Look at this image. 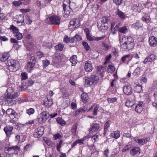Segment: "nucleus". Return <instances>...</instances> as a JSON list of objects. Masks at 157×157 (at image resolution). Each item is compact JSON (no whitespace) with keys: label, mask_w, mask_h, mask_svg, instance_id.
<instances>
[{"label":"nucleus","mask_w":157,"mask_h":157,"mask_svg":"<svg viewBox=\"0 0 157 157\" xmlns=\"http://www.w3.org/2000/svg\"><path fill=\"white\" fill-rule=\"evenodd\" d=\"M56 121L58 123L62 126H63L66 124L65 121L61 118L59 117L57 118Z\"/></svg>","instance_id":"nucleus-31"},{"label":"nucleus","mask_w":157,"mask_h":157,"mask_svg":"<svg viewBox=\"0 0 157 157\" xmlns=\"http://www.w3.org/2000/svg\"><path fill=\"white\" fill-rule=\"evenodd\" d=\"M36 55L39 58H41L44 56V53L40 51L36 52Z\"/></svg>","instance_id":"nucleus-62"},{"label":"nucleus","mask_w":157,"mask_h":157,"mask_svg":"<svg viewBox=\"0 0 157 157\" xmlns=\"http://www.w3.org/2000/svg\"><path fill=\"white\" fill-rule=\"evenodd\" d=\"M28 85L27 83L25 82H23L22 83L21 86L20 87V89L21 90H24L27 89L29 86Z\"/></svg>","instance_id":"nucleus-36"},{"label":"nucleus","mask_w":157,"mask_h":157,"mask_svg":"<svg viewBox=\"0 0 157 157\" xmlns=\"http://www.w3.org/2000/svg\"><path fill=\"white\" fill-rule=\"evenodd\" d=\"M32 22V20L30 19L28 16L25 17V19H24V22L23 23H25L28 25L30 24Z\"/></svg>","instance_id":"nucleus-40"},{"label":"nucleus","mask_w":157,"mask_h":157,"mask_svg":"<svg viewBox=\"0 0 157 157\" xmlns=\"http://www.w3.org/2000/svg\"><path fill=\"white\" fill-rule=\"evenodd\" d=\"M89 78L90 81L92 82V84L94 85H95L97 84L99 79V77L94 75H91Z\"/></svg>","instance_id":"nucleus-21"},{"label":"nucleus","mask_w":157,"mask_h":157,"mask_svg":"<svg viewBox=\"0 0 157 157\" xmlns=\"http://www.w3.org/2000/svg\"><path fill=\"white\" fill-rule=\"evenodd\" d=\"M53 103L52 99H48V98H45L44 99L43 104L45 107H49L52 105Z\"/></svg>","instance_id":"nucleus-17"},{"label":"nucleus","mask_w":157,"mask_h":157,"mask_svg":"<svg viewBox=\"0 0 157 157\" xmlns=\"http://www.w3.org/2000/svg\"><path fill=\"white\" fill-rule=\"evenodd\" d=\"M117 14L118 16L121 18H124L125 16V14L124 13L122 12L119 9H118L117 11Z\"/></svg>","instance_id":"nucleus-29"},{"label":"nucleus","mask_w":157,"mask_h":157,"mask_svg":"<svg viewBox=\"0 0 157 157\" xmlns=\"http://www.w3.org/2000/svg\"><path fill=\"white\" fill-rule=\"evenodd\" d=\"M142 20L148 23L149 22L150 20V17H143L142 18Z\"/></svg>","instance_id":"nucleus-64"},{"label":"nucleus","mask_w":157,"mask_h":157,"mask_svg":"<svg viewBox=\"0 0 157 157\" xmlns=\"http://www.w3.org/2000/svg\"><path fill=\"white\" fill-rule=\"evenodd\" d=\"M128 29L127 27L124 26L119 28V31L122 33H125L128 32Z\"/></svg>","instance_id":"nucleus-34"},{"label":"nucleus","mask_w":157,"mask_h":157,"mask_svg":"<svg viewBox=\"0 0 157 157\" xmlns=\"http://www.w3.org/2000/svg\"><path fill=\"white\" fill-rule=\"evenodd\" d=\"M102 108L98 105H96L93 109V115H97L98 112H102Z\"/></svg>","instance_id":"nucleus-22"},{"label":"nucleus","mask_w":157,"mask_h":157,"mask_svg":"<svg viewBox=\"0 0 157 157\" xmlns=\"http://www.w3.org/2000/svg\"><path fill=\"white\" fill-rule=\"evenodd\" d=\"M143 107V102L142 101L139 102L136 104L135 110L137 113H140L142 111Z\"/></svg>","instance_id":"nucleus-13"},{"label":"nucleus","mask_w":157,"mask_h":157,"mask_svg":"<svg viewBox=\"0 0 157 157\" xmlns=\"http://www.w3.org/2000/svg\"><path fill=\"white\" fill-rule=\"evenodd\" d=\"M7 64L8 69L10 71H15L20 68V64L17 60H9L7 61Z\"/></svg>","instance_id":"nucleus-2"},{"label":"nucleus","mask_w":157,"mask_h":157,"mask_svg":"<svg viewBox=\"0 0 157 157\" xmlns=\"http://www.w3.org/2000/svg\"><path fill=\"white\" fill-rule=\"evenodd\" d=\"M77 127V124H75L73 125L71 129L72 133L75 136L76 135Z\"/></svg>","instance_id":"nucleus-32"},{"label":"nucleus","mask_w":157,"mask_h":157,"mask_svg":"<svg viewBox=\"0 0 157 157\" xmlns=\"http://www.w3.org/2000/svg\"><path fill=\"white\" fill-rule=\"evenodd\" d=\"M98 21H101L102 22V23L103 24H105V23H106L108 25V24L110 22L109 19L106 17H103L102 20Z\"/></svg>","instance_id":"nucleus-39"},{"label":"nucleus","mask_w":157,"mask_h":157,"mask_svg":"<svg viewBox=\"0 0 157 157\" xmlns=\"http://www.w3.org/2000/svg\"><path fill=\"white\" fill-rule=\"evenodd\" d=\"M14 90L13 88L12 87L8 88L6 90V92L8 96L10 95Z\"/></svg>","instance_id":"nucleus-41"},{"label":"nucleus","mask_w":157,"mask_h":157,"mask_svg":"<svg viewBox=\"0 0 157 157\" xmlns=\"http://www.w3.org/2000/svg\"><path fill=\"white\" fill-rule=\"evenodd\" d=\"M21 77L22 80H25L28 78L27 74L25 72H22L21 74Z\"/></svg>","instance_id":"nucleus-45"},{"label":"nucleus","mask_w":157,"mask_h":157,"mask_svg":"<svg viewBox=\"0 0 157 157\" xmlns=\"http://www.w3.org/2000/svg\"><path fill=\"white\" fill-rule=\"evenodd\" d=\"M98 137V135H95L91 137V140L93 143H94L96 141Z\"/></svg>","instance_id":"nucleus-56"},{"label":"nucleus","mask_w":157,"mask_h":157,"mask_svg":"<svg viewBox=\"0 0 157 157\" xmlns=\"http://www.w3.org/2000/svg\"><path fill=\"white\" fill-rule=\"evenodd\" d=\"M123 137L130 138L131 137L132 135L131 133L127 132L124 133L123 135Z\"/></svg>","instance_id":"nucleus-61"},{"label":"nucleus","mask_w":157,"mask_h":157,"mask_svg":"<svg viewBox=\"0 0 157 157\" xmlns=\"http://www.w3.org/2000/svg\"><path fill=\"white\" fill-rule=\"evenodd\" d=\"M6 113L10 117L11 119L10 121V122L14 123L18 121L19 116L12 109H8L6 111Z\"/></svg>","instance_id":"nucleus-3"},{"label":"nucleus","mask_w":157,"mask_h":157,"mask_svg":"<svg viewBox=\"0 0 157 157\" xmlns=\"http://www.w3.org/2000/svg\"><path fill=\"white\" fill-rule=\"evenodd\" d=\"M141 71V68L140 67H137L134 71L133 73V75L136 76L139 75Z\"/></svg>","instance_id":"nucleus-50"},{"label":"nucleus","mask_w":157,"mask_h":157,"mask_svg":"<svg viewBox=\"0 0 157 157\" xmlns=\"http://www.w3.org/2000/svg\"><path fill=\"white\" fill-rule=\"evenodd\" d=\"M43 66L44 68H46L50 64L49 60L46 59L42 61Z\"/></svg>","instance_id":"nucleus-47"},{"label":"nucleus","mask_w":157,"mask_h":157,"mask_svg":"<svg viewBox=\"0 0 157 157\" xmlns=\"http://www.w3.org/2000/svg\"><path fill=\"white\" fill-rule=\"evenodd\" d=\"M79 109V111H80L81 113H82L85 112L87 109V107L85 106L82 108H80Z\"/></svg>","instance_id":"nucleus-57"},{"label":"nucleus","mask_w":157,"mask_h":157,"mask_svg":"<svg viewBox=\"0 0 157 157\" xmlns=\"http://www.w3.org/2000/svg\"><path fill=\"white\" fill-rule=\"evenodd\" d=\"M84 68L85 71L87 72H89L92 71L93 68L92 63L90 61H88L86 62Z\"/></svg>","instance_id":"nucleus-18"},{"label":"nucleus","mask_w":157,"mask_h":157,"mask_svg":"<svg viewBox=\"0 0 157 157\" xmlns=\"http://www.w3.org/2000/svg\"><path fill=\"white\" fill-rule=\"evenodd\" d=\"M44 128L43 127H39L35 130L33 136L36 138L40 137L44 133Z\"/></svg>","instance_id":"nucleus-8"},{"label":"nucleus","mask_w":157,"mask_h":157,"mask_svg":"<svg viewBox=\"0 0 157 157\" xmlns=\"http://www.w3.org/2000/svg\"><path fill=\"white\" fill-rule=\"evenodd\" d=\"M61 61V59L59 57H56L53 59V62L55 64H59V62Z\"/></svg>","instance_id":"nucleus-46"},{"label":"nucleus","mask_w":157,"mask_h":157,"mask_svg":"<svg viewBox=\"0 0 157 157\" xmlns=\"http://www.w3.org/2000/svg\"><path fill=\"white\" fill-rule=\"evenodd\" d=\"M50 114L46 111H44L40 114V117L38 119V121L40 123L44 122L48 118Z\"/></svg>","instance_id":"nucleus-7"},{"label":"nucleus","mask_w":157,"mask_h":157,"mask_svg":"<svg viewBox=\"0 0 157 157\" xmlns=\"http://www.w3.org/2000/svg\"><path fill=\"white\" fill-rule=\"evenodd\" d=\"M70 27L71 26H73L74 29L77 28L80 25L79 20L78 18H73L70 22Z\"/></svg>","instance_id":"nucleus-9"},{"label":"nucleus","mask_w":157,"mask_h":157,"mask_svg":"<svg viewBox=\"0 0 157 157\" xmlns=\"http://www.w3.org/2000/svg\"><path fill=\"white\" fill-rule=\"evenodd\" d=\"M107 100L109 103H113L117 101V98L116 97L109 98H107Z\"/></svg>","instance_id":"nucleus-42"},{"label":"nucleus","mask_w":157,"mask_h":157,"mask_svg":"<svg viewBox=\"0 0 157 157\" xmlns=\"http://www.w3.org/2000/svg\"><path fill=\"white\" fill-rule=\"evenodd\" d=\"M115 70V68L114 67L111 65H109L107 68V71L108 72L110 73H112Z\"/></svg>","instance_id":"nucleus-37"},{"label":"nucleus","mask_w":157,"mask_h":157,"mask_svg":"<svg viewBox=\"0 0 157 157\" xmlns=\"http://www.w3.org/2000/svg\"><path fill=\"white\" fill-rule=\"evenodd\" d=\"M110 124V121H107L105 124L104 125V134H105V133L107 132L108 130V128L109 127V125Z\"/></svg>","instance_id":"nucleus-35"},{"label":"nucleus","mask_w":157,"mask_h":157,"mask_svg":"<svg viewBox=\"0 0 157 157\" xmlns=\"http://www.w3.org/2000/svg\"><path fill=\"white\" fill-rule=\"evenodd\" d=\"M100 128V125L98 124L95 123L92 126L90 129V132H94L98 131Z\"/></svg>","instance_id":"nucleus-23"},{"label":"nucleus","mask_w":157,"mask_h":157,"mask_svg":"<svg viewBox=\"0 0 157 157\" xmlns=\"http://www.w3.org/2000/svg\"><path fill=\"white\" fill-rule=\"evenodd\" d=\"M132 9L135 12L139 11L140 10L139 6L136 4L133 5L132 7Z\"/></svg>","instance_id":"nucleus-49"},{"label":"nucleus","mask_w":157,"mask_h":157,"mask_svg":"<svg viewBox=\"0 0 157 157\" xmlns=\"http://www.w3.org/2000/svg\"><path fill=\"white\" fill-rule=\"evenodd\" d=\"M126 105L128 107H132L134 105L133 102L129 100L126 101L125 103Z\"/></svg>","instance_id":"nucleus-48"},{"label":"nucleus","mask_w":157,"mask_h":157,"mask_svg":"<svg viewBox=\"0 0 157 157\" xmlns=\"http://www.w3.org/2000/svg\"><path fill=\"white\" fill-rule=\"evenodd\" d=\"M70 61L72 63L73 66H75L77 62V57L76 55H73L71 57Z\"/></svg>","instance_id":"nucleus-25"},{"label":"nucleus","mask_w":157,"mask_h":157,"mask_svg":"<svg viewBox=\"0 0 157 157\" xmlns=\"http://www.w3.org/2000/svg\"><path fill=\"white\" fill-rule=\"evenodd\" d=\"M34 110L32 108H30L27 110V113L29 115L33 114L34 113Z\"/></svg>","instance_id":"nucleus-52"},{"label":"nucleus","mask_w":157,"mask_h":157,"mask_svg":"<svg viewBox=\"0 0 157 157\" xmlns=\"http://www.w3.org/2000/svg\"><path fill=\"white\" fill-rule=\"evenodd\" d=\"M63 44H58L56 46L55 48L56 49H57L58 48V49L60 51H62L63 48Z\"/></svg>","instance_id":"nucleus-54"},{"label":"nucleus","mask_w":157,"mask_h":157,"mask_svg":"<svg viewBox=\"0 0 157 157\" xmlns=\"http://www.w3.org/2000/svg\"><path fill=\"white\" fill-rule=\"evenodd\" d=\"M123 90L124 93L127 95H129L132 93V89L130 86H124Z\"/></svg>","instance_id":"nucleus-20"},{"label":"nucleus","mask_w":157,"mask_h":157,"mask_svg":"<svg viewBox=\"0 0 157 157\" xmlns=\"http://www.w3.org/2000/svg\"><path fill=\"white\" fill-rule=\"evenodd\" d=\"M121 49L123 51H127L132 49L134 46L133 39L131 37L124 36L120 41Z\"/></svg>","instance_id":"nucleus-1"},{"label":"nucleus","mask_w":157,"mask_h":157,"mask_svg":"<svg viewBox=\"0 0 157 157\" xmlns=\"http://www.w3.org/2000/svg\"><path fill=\"white\" fill-rule=\"evenodd\" d=\"M85 31L86 32V35L87 39L90 41H93L94 40L99 41L101 40L106 37V36L105 35H103L101 37H95L94 36H92L90 35L89 30L88 29H85Z\"/></svg>","instance_id":"nucleus-4"},{"label":"nucleus","mask_w":157,"mask_h":157,"mask_svg":"<svg viewBox=\"0 0 157 157\" xmlns=\"http://www.w3.org/2000/svg\"><path fill=\"white\" fill-rule=\"evenodd\" d=\"M81 98L82 101L84 103H86L87 102L88 99V96L87 93H83L81 95Z\"/></svg>","instance_id":"nucleus-26"},{"label":"nucleus","mask_w":157,"mask_h":157,"mask_svg":"<svg viewBox=\"0 0 157 157\" xmlns=\"http://www.w3.org/2000/svg\"><path fill=\"white\" fill-rule=\"evenodd\" d=\"M63 9L64 12H63V14L65 17L67 18L69 15L72 14L73 12L69 7H68L67 8H66V7L63 6Z\"/></svg>","instance_id":"nucleus-11"},{"label":"nucleus","mask_w":157,"mask_h":157,"mask_svg":"<svg viewBox=\"0 0 157 157\" xmlns=\"http://www.w3.org/2000/svg\"><path fill=\"white\" fill-rule=\"evenodd\" d=\"M149 45L152 47H155L157 45V38L154 36L149 38Z\"/></svg>","instance_id":"nucleus-14"},{"label":"nucleus","mask_w":157,"mask_h":157,"mask_svg":"<svg viewBox=\"0 0 157 157\" xmlns=\"http://www.w3.org/2000/svg\"><path fill=\"white\" fill-rule=\"evenodd\" d=\"M13 4L15 6H18L22 4V2L21 1H14L13 2Z\"/></svg>","instance_id":"nucleus-60"},{"label":"nucleus","mask_w":157,"mask_h":157,"mask_svg":"<svg viewBox=\"0 0 157 157\" xmlns=\"http://www.w3.org/2000/svg\"><path fill=\"white\" fill-rule=\"evenodd\" d=\"M20 11L23 13H25L30 11L31 10L29 8H28L27 9H20Z\"/></svg>","instance_id":"nucleus-59"},{"label":"nucleus","mask_w":157,"mask_h":157,"mask_svg":"<svg viewBox=\"0 0 157 157\" xmlns=\"http://www.w3.org/2000/svg\"><path fill=\"white\" fill-rule=\"evenodd\" d=\"M10 29L12 30L14 34V33H17L19 32L18 29L13 25H12L10 26Z\"/></svg>","instance_id":"nucleus-43"},{"label":"nucleus","mask_w":157,"mask_h":157,"mask_svg":"<svg viewBox=\"0 0 157 157\" xmlns=\"http://www.w3.org/2000/svg\"><path fill=\"white\" fill-rule=\"evenodd\" d=\"M139 149L138 147L132 148L130 153L132 155H134L139 151Z\"/></svg>","instance_id":"nucleus-28"},{"label":"nucleus","mask_w":157,"mask_h":157,"mask_svg":"<svg viewBox=\"0 0 157 157\" xmlns=\"http://www.w3.org/2000/svg\"><path fill=\"white\" fill-rule=\"evenodd\" d=\"M134 140L139 144L143 145L145 144L150 140V138L147 137L146 138L140 139L137 137H135L134 138Z\"/></svg>","instance_id":"nucleus-10"},{"label":"nucleus","mask_w":157,"mask_h":157,"mask_svg":"<svg viewBox=\"0 0 157 157\" xmlns=\"http://www.w3.org/2000/svg\"><path fill=\"white\" fill-rule=\"evenodd\" d=\"M60 18L57 16H52L49 17L48 23L50 24L59 25L60 23Z\"/></svg>","instance_id":"nucleus-6"},{"label":"nucleus","mask_w":157,"mask_h":157,"mask_svg":"<svg viewBox=\"0 0 157 157\" xmlns=\"http://www.w3.org/2000/svg\"><path fill=\"white\" fill-rule=\"evenodd\" d=\"M63 143V141L62 140H60L59 141V144H57V150L58 151H60V149L61 146V144Z\"/></svg>","instance_id":"nucleus-63"},{"label":"nucleus","mask_w":157,"mask_h":157,"mask_svg":"<svg viewBox=\"0 0 157 157\" xmlns=\"http://www.w3.org/2000/svg\"><path fill=\"white\" fill-rule=\"evenodd\" d=\"M13 129V127L12 126L8 125L5 127L3 130L5 131L6 136H9L12 134V132Z\"/></svg>","instance_id":"nucleus-15"},{"label":"nucleus","mask_w":157,"mask_h":157,"mask_svg":"<svg viewBox=\"0 0 157 157\" xmlns=\"http://www.w3.org/2000/svg\"><path fill=\"white\" fill-rule=\"evenodd\" d=\"M6 99L7 103L9 104H10L11 105H12V102L13 101L14 102H15L14 101H13L12 99L13 98H12L11 97L10 95L7 96L6 97Z\"/></svg>","instance_id":"nucleus-33"},{"label":"nucleus","mask_w":157,"mask_h":157,"mask_svg":"<svg viewBox=\"0 0 157 157\" xmlns=\"http://www.w3.org/2000/svg\"><path fill=\"white\" fill-rule=\"evenodd\" d=\"M97 26L100 31H104L107 29L109 27V25L102 23L101 21H98L97 24Z\"/></svg>","instance_id":"nucleus-16"},{"label":"nucleus","mask_w":157,"mask_h":157,"mask_svg":"<svg viewBox=\"0 0 157 157\" xmlns=\"http://www.w3.org/2000/svg\"><path fill=\"white\" fill-rule=\"evenodd\" d=\"M12 149H13L14 150H19L20 149V147L18 146H13L8 147L7 149V151H11Z\"/></svg>","instance_id":"nucleus-51"},{"label":"nucleus","mask_w":157,"mask_h":157,"mask_svg":"<svg viewBox=\"0 0 157 157\" xmlns=\"http://www.w3.org/2000/svg\"><path fill=\"white\" fill-rule=\"evenodd\" d=\"M84 84L86 87H87L89 86H91L92 85V82L90 81L89 78L86 77L84 78Z\"/></svg>","instance_id":"nucleus-27"},{"label":"nucleus","mask_w":157,"mask_h":157,"mask_svg":"<svg viewBox=\"0 0 157 157\" xmlns=\"http://www.w3.org/2000/svg\"><path fill=\"white\" fill-rule=\"evenodd\" d=\"M10 56L9 53L8 52L4 53L2 55V57L0 59L1 61L2 62H4L7 60Z\"/></svg>","instance_id":"nucleus-24"},{"label":"nucleus","mask_w":157,"mask_h":157,"mask_svg":"<svg viewBox=\"0 0 157 157\" xmlns=\"http://www.w3.org/2000/svg\"><path fill=\"white\" fill-rule=\"evenodd\" d=\"M43 46L50 48L52 47V44L51 43L46 42L43 43Z\"/></svg>","instance_id":"nucleus-53"},{"label":"nucleus","mask_w":157,"mask_h":157,"mask_svg":"<svg viewBox=\"0 0 157 157\" xmlns=\"http://www.w3.org/2000/svg\"><path fill=\"white\" fill-rule=\"evenodd\" d=\"M156 58V56L155 55L151 54L145 59L143 63L144 64H146L148 62H151L155 59Z\"/></svg>","instance_id":"nucleus-19"},{"label":"nucleus","mask_w":157,"mask_h":157,"mask_svg":"<svg viewBox=\"0 0 157 157\" xmlns=\"http://www.w3.org/2000/svg\"><path fill=\"white\" fill-rule=\"evenodd\" d=\"M110 136L112 137L117 139L120 136V132L119 131H116L114 132L113 134L111 133Z\"/></svg>","instance_id":"nucleus-30"},{"label":"nucleus","mask_w":157,"mask_h":157,"mask_svg":"<svg viewBox=\"0 0 157 157\" xmlns=\"http://www.w3.org/2000/svg\"><path fill=\"white\" fill-rule=\"evenodd\" d=\"M16 20L14 21L17 22V24H20V25H23L24 21V16L23 15H17L14 18Z\"/></svg>","instance_id":"nucleus-12"},{"label":"nucleus","mask_w":157,"mask_h":157,"mask_svg":"<svg viewBox=\"0 0 157 157\" xmlns=\"http://www.w3.org/2000/svg\"><path fill=\"white\" fill-rule=\"evenodd\" d=\"M82 44L87 51H88L90 48V46L89 45L88 43L85 41L82 42Z\"/></svg>","instance_id":"nucleus-44"},{"label":"nucleus","mask_w":157,"mask_h":157,"mask_svg":"<svg viewBox=\"0 0 157 157\" xmlns=\"http://www.w3.org/2000/svg\"><path fill=\"white\" fill-rule=\"evenodd\" d=\"M131 146L130 145H128L124 147L122 151L123 152H125L127 151L131 147Z\"/></svg>","instance_id":"nucleus-55"},{"label":"nucleus","mask_w":157,"mask_h":157,"mask_svg":"<svg viewBox=\"0 0 157 157\" xmlns=\"http://www.w3.org/2000/svg\"><path fill=\"white\" fill-rule=\"evenodd\" d=\"M20 95V92H17L13 94H12L10 96L12 98L14 99L16 98Z\"/></svg>","instance_id":"nucleus-58"},{"label":"nucleus","mask_w":157,"mask_h":157,"mask_svg":"<svg viewBox=\"0 0 157 157\" xmlns=\"http://www.w3.org/2000/svg\"><path fill=\"white\" fill-rule=\"evenodd\" d=\"M36 59L34 56L30 57L27 65L26 69L28 71H30L35 65Z\"/></svg>","instance_id":"nucleus-5"},{"label":"nucleus","mask_w":157,"mask_h":157,"mask_svg":"<svg viewBox=\"0 0 157 157\" xmlns=\"http://www.w3.org/2000/svg\"><path fill=\"white\" fill-rule=\"evenodd\" d=\"M14 35L18 40L21 39L23 36L22 34L19 32L17 33H14Z\"/></svg>","instance_id":"nucleus-38"}]
</instances>
